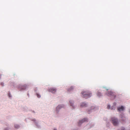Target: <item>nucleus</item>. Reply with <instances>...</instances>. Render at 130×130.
Segmentation results:
<instances>
[{
    "label": "nucleus",
    "mask_w": 130,
    "mask_h": 130,
    "mask_svg": "<svg viewBox=\"0 0 130 130\" xmlns=\"http://www.w3.org/2000/svg\"><path fill=\"white\" fill-rule=\"evenodd\" d=\"M81 94L82 95V97L85 99H87L90 97L92 95V93L89 91H83Z\"/></svg>",
    "instance_id": "obj_1"
},
{
    "label": "nucleus",
    "mask_w": 130,
    "mask_h": 130,
    "mask_svg": "<svg viewBox=\"0 0 130 130\" xmlns=\"http://www.w3.org/2000/svg\"><path fill=\"white\" fill-rule=\"evenodd\" d=\"M111 120L113 125L115 126H117L118 125L119 122L118 119L115 118H112Z\"/></svg>",
    "instance_id": "obj_2"
},
{
    "label": "nucleus",
    "mask_w": 130,
    "mask_h": 130,
    "mask_svg": "<svg viewBox=\"0 0 130 130\" xmlns=\"http://www.w3.org/2000/svg\"><path fill=\"white\" fill-rule=\"evenodd\" d=\"M107 94L108 96L111 97L112 99H115L116 96L115 93L112 92L111 91H108Z\"/></svg>",
    "instance_id": "obj_3"
},
{
    "label": "nucleus",
    "mask_w": 130,
    "mask_h": 130,
    "mask_svg": "<svg viewBox=\"0 0 130 130\" xmlns=\"http://www.w3.org/2000/svg\"><path fill=\"white\" fill-rule=\"evenodd\" d=\"M31 120L35 122L36 127L38 128H39L40 127V125L39 123L35 119H32Z\"/></svg>",
    "instance_id": "obj_4"
},
{
    "label": "nucleus",
    "mask_w": 130,
    "mask_h": 130,
    "mask_svg": "<svg viewBox=\"0 0 130 130\" xmlns=\"http://www.w3.org/2000/svg\"><path fill=\"white\" fill-rule=\"evenodd\" d=\"M120 117L121 118V120L123 121H125L126 119V118L123 113H121L120 114Z\"/></svg>",
    "instance_id": "obj_5"
},
{
    "label": "nucleus",
    "mask_w": 130,
    "mask_h": 130,
    "mask_svg": "<svg viewBox=\"0 0 130 130\" xmlns=\"http://www.w3.org/2000/svg\"><path fill=\"white\" fill-rule=\"evenodd\" d=\"M120 117L121 118V120L123 121H125L126 119V118L123 113H121L120 114Z\"/></svg>",
    "instance_id": "obj_6"
},
{
    "label": "nucleus",
    "mask_w": 130,
    "mask_h": 130,
    "mask_svg": "<svg viewBox=\"0 0 130 130\" xmlns=\"http://www.w3.org/2000/svg\"><path fill=\"white\" fill-rule=\"evenodd\" d=\"M117 109L118 111L120 112L124 110L125 108L123 106H119L118 107Z\"/></svg>",
    "instance_id": "obj_7"
},
{
    "label": "nucleus",
    "mask_w": 130,
    "mask_h": 130,
    "mask_svg": "<svg viewBox=\"0 0 130 130\" xmlns=\"http://www.w3.org/2000/svg\"><path fill=\"white\" fill-rule=\"evenodd\" d=\"M56 89L53 88H51L48 89V91L50 92L53 93H54L56 92Z\"/></svg>",
    "instance_id": "obj_8"
},
{
    "label": "nucleus",
    "mask_w": 130,
    "mask_h": 130,
    "mask_svg": "<svg viewBox=\"0 0 130 130\" xmlns=\"http://www.w3.org/2000/svg\"><path fill=\"white\" fill-rule=\"evenodd\" d=\"M27 88V86L26 85H23L22 86H21L18 87V89L19 90H24L26 89Z\"/></svg>",
    "instance_id": "obj_9"
},
{
    "label": "nucleus",
    "mask_w": 130,
    "mask_h": 130,
    "mask_svg": "<svg viewBox=\"0 0 130 130\" xmlns=\"http://www.w3.org/2000/svg\"><path fill=\"white\" fill-rule=\"evenodd\" d=\"M106 108L107 109L110 110H114L115 109V106H106Z\"/></svg>",
    "instance_id": "obj_10"
},
{
    "label": "nucleus",
    "mask_w": 130,
    "mask_h": 130,
    "mask_svg": "<svg viewBox=\"0 0 130 130\" xmlns=\"http://www.w3.org/2000/svg\"><path fill=\"white\" fill-rule=\"evenodd\" d=\"M62 108L61 106H57L56 107V112H58L60 109Z\"/></svg>",
    "instance_id": "obj_11"
},
{
    "label": "nucleus",
    "mask_w": 130,
    "mask_h": 130,
    "mask_svg": "<svg viewBox=\"0 0 130 130\" xmlns=\"http://www.w3.org/2000/svg\"><path fill=\"white\" fill-rule=\"evenodd\" d=\"M80 120V121L83 123L87 121L88 120V119L87 118H85Z\"/></svg>",
    "instance_id": "obj_12"
},
{
    "label": "nucleus",
    "mask_w": 130,
    "mask_h": 130,
    "mask_svg": "<svg viewBox=\"0 0 130 130\" xmlns=\"http://www.w3.org/2000/svg\"><path fill=\"white\" fill-rule=\"evenodd\" d=\"M14 127L15 128L18 129L20 127V126L18 124H15L14 125Z\"/></svg>",
    "instance_id": "obj_13"
},
{
    "label": "nucleus",
    "mask_w": 130,
    "mask_h": 130,
    "mask_svg": "<svg viewBox=\"0 0 130 130\" xmlns=\"http://www.w3.org/2000/svg\"><path fill=\"white\" fill-rule=\"evenodd\" d=\"M78 125L79 126H80L82 125L83 123L82 121H80V120L78 122Z\"/></svg>",
    "instance_id": "obj_14"
},
{
    "label": "nucleus",
    "mask_w": 130,
    "mask_h": 130,
    "mask_svg": "<svg viewBox=\"0 0 130 130\" xmlns=\"http://www.w3.org/2000/svg\"><path fill=\"white\" fill-rule=\"evenodd\" d=\"M73 89V87H70L68 89V91H70L72 90Z\"/></svg>",
    "instance_id": "obj_15"
},
{
    "label": "nucleus",
    "mask_w": 130,
    "mask_h": 130,
    "mask_svg": "<svg viewBox=\"0 0 130 130\" xmlns=\"http://www.w3.org/2000/svg\"><path fill=\"white\" fill-rule=\"evenodd\" d=\"M118 130H125V129L124 127H122L118 129Z\"/></svg>",
    "instance_id": "obj_16"
},
{
    "label": "nucleus",
    "mask_w": 130,
    "mask_h": 130,
    "mask_svg": "<svg viewBox=\"0 0 130 130\" xmlns=\"http://www.w3.org/2000/svg\"><path fill=\"white\" fill-rule=\"evenodd\" d=\"M4 130H10V129L9 127H6L4 128Z\"/></svg>",
    "instance_id": "obj_17"
},
{
    "label": "nucleus",
    "mask_w": 130,
    "mask_h": 130,
    "mask_svg": "<svg viewBox=\"0 0 130 130\" xmlns=\"http://www.w3.org/2000/svg\"><path fill=\"white\" fill-rule=\"evenodd\" d=\"M97 95L99 96H100L101 95V93H100L98 92L97 93Z\"/></svg>",
    "instance_id": "obj_18"
},
{
    "label": "nucleus",
    "mask_w": 130,
    "mask_h": 130,
    "mask_svg": "<svg viewBox=\"0 0 130 130\" xmlns=\"http://www.w3.org/2000/svg\"><path fill=\"white\" fill-rule=\"evenodd\" d=\"M36 94H37V96L38 98H40V97L41 96L39 94H38V93H37Z\"/></svg>",
    "instance_id": "obj_19"
},
{
    "label": "nucleus",
    "mask_w": 130,
    "mask_h": 130,
    "mask_svg": "<svg viewBox=\"0 0 130 130\" xmlns=\"http://www.w3.org/2000/svg\"><path fill=\"white\" fill-rule=\"evenodd\" d=\"M1 84L2 86H4V83H3L2 82L1 83Z\"/></svg>",
    "instance_id": "obj_20"
},
{
    "label": "nucleus",
    "mask_w": 130,
    "mask_h": 130,
    "mask_svg": "<svg viewBox=\"0 0 130 130\" xmlns=\"http://www.w3.org/2000/svg\"><path fill=\"white\" fill-rule=\"evenodd\" d=\"M8 96L9 97H11V95L10 93H9L8 94Z\"/></svg>",
    "instance_id": "obj_21"
},
{
    "label": "nucleus",
    "mask_w": 130,
    "mask_h": 130,
    "mask_svg": "<svg viewBox=\"0 0 130 130\" xmlns=\"http://www.w3.org/2000/svg\"><path fill=\"white\" fill-rule=\"evenodd\" d=\"M53 130H57V129L56 128H55Z\"/></svg>",
    "instance_id": "obj_22"
},
{
    "label": "nucleus",
    "mask_w": 130,
    "mask_h": 130,
    "mask_svg": "<svg viewBox=\"0 0 130 130\" xmlns=\"http://www.w3.org/2000/svg\"><path fill=\"white\" fill-rule=\"evenodd\" d=\"M72 130H78V129H72Z\"/></svg>",
    "instance_id": "obj_23"
},
{
    "label": "nucleus",
    "mask_w": 130,
    "mask_h": 130,
    "mask_svg": "<svg viewBox=\"0 0 130 130\" xmlns=\"http://www.w3.org/2000/svg\"><path fill=\"white\" fill-rule=\"evenodd\" d=\"M73 106V109H74L75 108V107H74L75 106Z\"/></svg>",
    "instance_id": "obj_24"
},
{
    "label": "nucleus",
    "mask_w": 130,
    "mask_h": 130,
    "mask_svg": "<svg viewBox=\"0 0 130 130\" xmlns=\"http://www.w3.org/2000/svg\"><path fill=\"white\" fill-rule=\"evenodd\" d=\"M94 107V106H92L91 107V108H93Z\"/></svg>",
    "instance_id": "obj_25"
},
{
    "label": "nucleus",
    "mask_w": 130,
    "mask_h": 130,
    "mask_svg": "<svg viewBox=\"0 0 130 130\" xmlns=\"http://www.w3.org/2000/svg\"><path fill=\"white\" fill-rule=\"evenodd\" d=\"M70 103H71V101H70Z\"/></svg>",
    "instance_id": "obj_26"
},
{
    "label": "nucleus",
    "mask_w": 130,
    "mask_h": 130,
    "mask_svg": "<svg viewBox=\"0 0 130 130\" xmlns=\"http://www.w3.org/2000/svg\"><path fill=\"white\" fill-rule=\"evenodd\" d=\"M129 112L130 113V110H129Z\"/></svg>",
    "instance_id": "obj_27"
},
{
    "label": "nucleus",
    "mask_w": 130,
    "mask_h": 130,
    "mask_svg": "<svg viewBox=\"0 0 130 130\" xmlns=\"http://www.w3.org/2000/svg\"><path fill=\"white\" fill-rule=\"evenodd\" d=\"M114 105H116V103H115V104H114Z\"/></svg>",
    "instance_id": "obj_28"
},
{
    "label": "nucleus",
    "mask_w": 130,
    "mask_h": 130,
    "mask_svg": "<svg viewBox=\"0 0 130 130\" xmlns=\"http://www.w3.org/2000/svg\"><path fill=\"white\" fill-rule=\"evenodd\" d=\"M33 112H35L34 111H33Z\"/></svg>",
    "instance_id": "obj_29"
},
{
    "label": "nucleus",
    "mask_w": 130,
    "mask_h": 130,
    "mask_svg": "<svg viewBox=\"0 0 130 130\" xmlns=\"http://www.w3.org/2000/svg\"><path fill=\"white\" fill-rule=\"evenodd\" d=\"M86 105V104H85V105L84 106H85Z\"/></svg>",
    "instance_id": "obj_30"
}]
</instances>
